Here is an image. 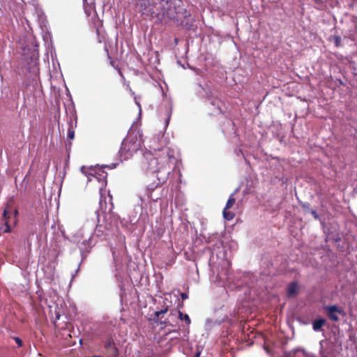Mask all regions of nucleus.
<instances>
[{"label":"nucleus","mask_w":357,"mask_h":357,"mask_svg":"<svg viewBox=\"0 0 357 357\" xmlns=\"http://www.w3.org/2000/svg\"><path fill=\"white\" fill-rule=\"evenodd\" d=\"M168 311V306L164 307L160 310H157L155 312V316L157 317V319H159L160 316L166 313Z\"/></svg>","instance_id":"nucleus-13"},{"label":"nucleus","mask_w":357,"mask_h":357,"mask_svg":"<svg viewBox=\"0 0 357 357\" xmlns=\"http://www.w3.org/2000/svg\"><path fill=\"white\" fill-rule=\"evenodd\" d=\"M211 103H212V105H215V101H213Z\"/></svg>","instance_id":"nucleus-21"},{"label":"nucleus","mask_w":357,"mask_h":357,"mask_svg":"<svg viewBox=\"0 0 357 357\" xmlns=\"http://www.w3.org/2000/svg\"><path fill=\"white\" fill-rule=\"evenodd\" d=\"M325 311L327 312L328 317L334 321H338L340 319L339 314H343L344 312L336 305H328L324 307Z\"/></svg>","instance_id":"nucleus-5"},{"label":"nucleus","mask_w":357,"mask_h":357,"mask_svg":"<svg viewBox=\"0 0 357 357\" xmlns=\"http://www.w3.org/2000/svg\"><path fill=\"white\" fill-rule=\"evenodd\" d=\"M105 167H109L110 169H113V168H114L116 167V165L112 163V164H111V165H109V166L106 165Z\"/></svg>","instance_id":"nucleus-19"},{"label":"nucleus","mask_w":357,"mask_h":357,"mask_svg":"<svg viewBox=\"0 0 357 357\" xmlns=\"http://www.w3.org/2000/svg\"><path fill=\"white\" fill-rule=\"evenodd\" d=\"M334 39L335 45L337 47L340 46L341 43V38L340 36H335Z\"/></svg>","instance_id":"nucleus-15"},{"label":"nucleus","mask_w":357,"mask_h":357,"mask_svg":"<svg viewBox=\"0 0 357 357\" xmlns=\"http://www.w3.org/2000/svg\"><path fill=\"white\" fill-rule=\"evenodd\" d=\"M236 199L234 197V195H231L229 199L227 202L226 206L222 211L223 217L225 219L227 220H231L234 217V213L230 211H228V209L231 208L235 204Z\"/></svg>","instance_id":"nucleus-6"},{"label":"nucleus","mask_w":357,"mask_h":357,"mask_svg":"<svg viewBox=\"0 0 357 357\" xmlns=\"http://www.w3.org/2000/svg\"><path fill=\"white\" fill-rule=\"evenodd\" d=\"M105 347L107 349L109 356H116L118 354V350L114 345V341L111 338H108L105 342Z\"/></svg>","instance_id":"nucleus-7"},{"label":"nucleus","mask_w":357,"mask_h":357,"mask_svg":"<svg viewBox=\"0 0 357 357\" xmlns=\"http://www.w3.org/2000/svg\"><path fill=\"white\" fill-rule=\"evenodd\" d=\"M311 214L315 219H319V215H317V212L314 210L311 211Z\"/></svg>","instance_id":"nucleus-17"},{"label":"nucleus","mask_w":357,"mask_h":357,"mask_svg":"<svg viewBox=\"0 0 357 357\" xmlns=\"http://www.w3.org/2000/svg\"><path fill=\"white\" fill-rule=\"evenodd\" d=\"M91 175H93L94 177H96L99 181L102 179V183H105L104 178L107 176V173L102 169L101 167H98L97 169H91Z\"/></svg>","instance_id":"nucleus-9"},{"label":"nucleus","mask_w":357,"mask_h":357,"mask_svg":"<svg viewBox=\"0 0 357 357\" xmlns=\"http://www.w3.org/2000/svg\"><path fill=\"white\" fill-rule=\"evenodd\" d=\"M287 357H314L313 354L306 352L303 349H298L287 354Z\"/></svg>","instance_id":"nucleus-8"},{"label":"nucleus","mask_w":357,"mask_h":357,"mask_svg":"<svg viewBox=\"0 0 357 357\" xmlns=\"http://www.w3.org/2000/svg\"><path fill=\"white\" fill-rule=\"evenodd\" d=\"M298 290V285L296 282L291 283L288 287V295L289 296H294Z\"/></svg>","instance_id":"nucleus-11"},{"label":"nucleus","mask_w":357,"mask_h":357,"mask_svg":"<svg viewBox=\"0 0 357 357\" xmlns=\"http://www.w3.org/2000/svg\"><path fill=\"white\" fill-rule=\"evenodd\" d=\"M181 298L183 300H185V299H187L188 298V295L186 293H182L181 294Z\"/></svg>","instance_id":"nucleus-18"},{"label":"nucleus","mask_w":357,"mask_h":357,"mask_svg":"<svg viewBox=\"0 0 357 357\" xmlns=\"http://www.w3.org/2000/svg\"><path fill=\"white\" fill-rule=\"evenodd\" d=\"M84 167H82V172L83 173H84Z\"/></svg>","instance_id":"nucleus-22"},{"label":"nucleus","mask_w":357,"mask_h":357,"mask_svg":"<svg viewBox=\"0 0 357 357\" xmlns=\"http://www.w3.org/2000/svg\"><path fill=\"white\" fill-rule=\"evenodd\" d=\"M14 340H15V342L18 344L19 347H21L22 345V341L21 339L16 337H14Z\"/></svg>","instance_id":"nucleus-16"},{"label":"nucleus","mask_w":357,"mask_h":357,"mask_svg":"<svg viewBox=\"0 0 357 357\" xmlns=\"http://www.w3.org/2000/svg\"><path fill=\"white\" fill-rule=\"evenodd\" d=\"M95 357H99V356H95Z\"/></svg>","instance_id":"nucleus-23"},{"label":"nucleus","mask_w":357,"mask_h":357,"mask_svg":"<svg viewBox=\"0 0 357 357\" xmlns=\"http://www.w3.org/2000/svg\"><path fill=\"white\" fill-rule=\"evenodd\" d=\"M17 211L14 210L10 207H7L3 213L2 221L4 222L6 229L4 232H9L12 225H15L17 222Z\"/></svg>","instance_id":"nucleus-4"},{"label":"nucleus","mask_w":357,"mask_h":357,"mask_svg":"<svg viewBox=\"0 0 357 357\" xmlns=\"http://www.w3.org/2000/svg\"><path fill=\"white\" fill-rule=\"evenodd\" d=\"M68 137L70 139H73L75 137V132L73 128H69L68 130Z\"/></svg>","instance_id":"nucleus-14"},{"label":"nucleus","mask_w":357,"mask_h":357,"mask_svg":"<svg viewBox=\"0 0 357 357\" xmlns=\"http://www.w3.org/2000/svg\"><path fill=\"white\" fill-rule=\"evenodd\" d=\"M172 0H138L137 6L142 15L159 22H173L188 29L193 26V19L186 9Z\"/></svg>","instance_id":"nucleus-1"},{"label":"nucleus","mask_w":357,"mask_h":357,"mask_svg":"<svg viewBox=\"0 0 357 357\" xmlns=\"http://www.w3.org/2000/svg\"><path fill=\"white\" fill-rule=\"evenodd\" d=\"M141 148L140 142L137 137H128L122 142L120 149L121 157L124 160L128 159L133 153H136Z\"/></svg>","instance_id":"nucleus-3"},{"label":"nucleus","mask_w":357,"mask_h":357,"mask_svg":"<svg viewBox=\"0 0 357 357\" xmlns=\"http://www.w3.org/2000/svg\"><path fill=\"white\" fill-rule=\"evenodd\" d=\"M177 314L181 320L185 321L188 325L190 324V319L188 314H184L181 311H177Z\"/></svg>","instance_id":"nucleus-12"},{"label":"nucleus","mask_w":357,"mask_h":357,"mask_svg":"<svg viewBox=\"0 0 357 357\" xmlns=\"http://www.w3.org/2000/svg\"><path fill=\"white\" fill-rule=\"evenodd\" d=\"M326 321L324 319H319L315 320L312 324L313 329L315 331H319L321 329L322 326L324 325Z\"/></svg>","instance_id":"nucleus-10"},{"label":"nucleus","mask_w":357,"mask_h":357,"mask_svg":"<svg viewBox=\"0 0 357 357\" xmlns=\"http://www.w3.org/2000/svg\"><path fill=\"white\" fill-rule=\"evenodd\" d=\"M200 356V352H197L196 354H195V357H199Z\"/></svg>","instance_id":"nucleus-20"},{"label":"nucleus","mask_w":357,"mask_h":357,"mask_svg":"<svg viewBox=\"0 0 357 357\" xmlns=\"http://www.w3.org/2000/svg\"><path fill=\"white\" fill-rule=\"evenodd\" d=\"M173 155L169 149H163L162 153L159 155H154L153 153L146 152L144 154L145 162L143 164L144 168L153 172H159L166 168Z\"/></svg>","instance_id":"nucleus-2"}]
</instances>
